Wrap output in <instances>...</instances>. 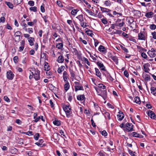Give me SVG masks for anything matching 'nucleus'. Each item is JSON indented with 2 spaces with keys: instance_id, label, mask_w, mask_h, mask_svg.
<instances>
[{
  "instance_id": "obj_18",
  "label": "nucleus",
  "mask_w": 156,
  "mask_h": 156,
  "mask_svg": "<svg viewBox=\"0 0 156 156\" xmlns=\"http://www.w3.org/2000/svg\"><path fill=\"white\" fill-rule=\"evenodd\" d=\"M66 83L64 85V88L66 91H67L70 87L69 83L68 81H65Z\"/></svg>"
},
{
  "instance_id": "obj_57",
  "label": "nucleus",
  "mask_w": 156,
  "mask_h": 156,
  "mask_svg": "<svg viewBox=\"0 0 156 156\" xmlns=\"http://www.w3.org/2000/svg\"><path fill=\"white\" fill-rule=\"evenodd\" d=\"M121 49L123 50L125 52H126V53L128 52L129 51H128V49L126 48L125 47H124L122 45H121Z\"/></svg>"
},
{
  "instance_id": "obj_30",
  "label": "nucleus",
  "mask_w": 156,
  "mask_h": 156,
  "mask_svg": "<svg viewBox=\"0 0 156 156\" xmlns=\"http://www.w3.org/2000/svg\"><path fill=\"white\" fill-rule=\"evenodd\" d=\"M49 66L48 65V63L47 62H45L44 63V70L48 71L49 69Z\"/></svg>"
},
{
  "instance_id": "obj_46",
  "label": "nucleus",
  "mask_w": 156,
  "mask_h": 156,
  "mask_svg": "<svg viewBox=\"0 0 156 156\" xmlns=\"http://www.w3.org/2000/svg\"><path fill=\"white\" fill-rule=\"evenodd\" d=\"M41 11L42 12H44L45 11L44 4H42L41 6Z\"/></svg>"
},
{
  "instance_id": "obj_2",
  "label": "nucleus",
  "mask_w": 156,
  "mask_h": 156,
  "mask_svg": "<svg viewBox=\"0 0 156 156\" xmlns=\"http://www.w3.org/2000/svg\"><path fill=\"white\" fill-rule=\"evenodd\" d=\"M33 72H31L32 75L34 76V77L36 81L39 80L40 79V71L37 69H34L32 70Z\"/></svg>"
},
{
  "instance_id": "obj_45",
  "label": "nucleus",
  "mask_w": 156,
  "mask_h": 156,
  "mask_svg": "<svg viewBox=\"0 0 156 156\" xmlns=\"http://www.w3.org/2000/svg\"><path fill=\"white\" fill-rule=\"evenodd\" d=\"M150 28L151 30H154L156 29V25L154 24H152L150 25Z\"/></svg>"
},
{
  "instance_id": "obj_21",
  "label": "nucleus",
  "mask_w": 156,
  "mask_h": 156,
  "mask_svg": "<svg viewBox=\"0 0 156 156\" xmlns=\"http://www.w3.org/2000/svg\"><path fill=\"white\" fill-rule=\"evenodd\" d=\"M64 60L63 56L60 55L58 58L57 61L59 63H62L63 62Z\"/></svg>"
},
{
  "instance_id": "obj_41",
  "label": "nucleus",
  "mask_w": 156,
  "mask_h": 156,
  "mask_svg": "<svg viewBox=\"0 0 156 156\" xmlns=\"http://www.w3.org/2000/svg\"><path fill=\"white\" fill-rule=\"evenodd\" d=\"M92 32V30L88 29L86 31V33H87V34L90 36H91L93 34Z\"/></svg>"
},
{
  "instance_id": "obj_17",
  "label": "nucleus",
  "mask_w": 156,
  "mask_h": 156,
  "mask_svg": "<svg viewBox=\"0 0 156 156\" xmlns=\"http://www.w3.org/2000/svg\"><path fill=\"white\" fill-rule=\"evenodd\" d=\"M153 12L151 11L146 13L145 15V16L147 18H151L153 17Z\"/></svg>"
},
{
  "instance_id": "obj_38",
  "label": "nucleus",
  "mask_w": 156,
  "mask_h": 156,
  "mask_svg": "<svg viewBox=\"0 0 156 156\" xmlns=\"http://www.w3.org/2000/svg\"><path fill=\"white\" fill-rule=\"evenodd\" d=\"M151 93L155 95L156 94V89L154 87H151Z\"/></svg>"
},
{
  "instance_id": "obj_49",
  "label": "nucleus",
  "mask_w": 156,
  "mask_h": 156,
  "mask_svg": "<svg viewBox=\"0 0 156 156\" xmlns=\"http://www.w3.org/2000/svg\"><path fill=\"white\" fill-rule=\"evenodd\" d=\"M67 23H68L69 25L71 27H72V26H73V24L72 23V20H67Z\"/></svg>"
},
{
  "instance_id": "obj_63",
  "label": "nucleus",
  "mask_w": 156,
  "mask_h": 156,
  "mask_svg": "<svg viewBox=\"0 0 156 156\" xmlns=\"http://www.w3.org/2000/svg\"><path fill=\"white\" fill-rule=\"evenodd\" d=\"M123 74L127 78L128 77L129 74L127 70L124 71L123 73Z\"/></svg>"
},
{
  "instance_id": "obj_27",
  "label": "nucleus",
  "mask_w": 156,
  "mask_h": 156,
  "mask_svg": "<svg viewBox=\"0 0 156 156\" xmlns=\"http://www.w3.org/2000/svg\"><path fill=\"white\" fill-rule=\"evenodd\" d=\"M65 67L63 66H62L60 67H59L58 69L57 72L59 73H61L62 71H63Z\"/></svg>"
},
{
  "instance_id": "obj_28",
  "label": "nucleus",
  "mask_w": 156,
  "mask_h": 156,
  "mask_svg": "<svg viewBox=\"0 0 156 156\" xmlns=\"http://www.w3.org/2000/svg\"><path fill=\"white\" fill-rule=\"evenodd\" d=\"M125 24L124 21H122V22H120L115 23V26L120 28L122 27Z\"/></svg>"
},
{
  "instance_id": "obj_62",
  "label": "nucleus",
  "mask_w": 156,
  "mask_h": 156,
  "mask_svg": "<svg viewBox=\"0 0 156 156\" xmlns=\"http://www.w3.org/2000/svg\"><path fill=\"white\" fill-rule=\"evenodd\" d=\"M18 57L17 56H15L13 58V61L15 63H17L18 62Z\"/></svg>"
},
{
  "instance_id": "obj_20",
  "label": "nucleus",
  "mask_w": 156,
  "mask_h": 156,
  "mask_svg": "<svg viewBox=\"0 0 156 156\" xmlns=\"http://www.w3.org/2000/svg\"><path fill=\"white\" fill-rule=\"evenodd\" d=\"M76 18L78 19L79 21L80 22V23L81 22H83L84 20L83 16V14H81L80 15H79L76 17Z\"/></svg>"
},
{
  "instance_id": "obj_5",
  "label": "nucleus",
  "mask_w": 156,
  "mask_h": 156,
  "mask_svg": "<svg viewBox=\"0 0 156 156\" xmlns=\"http://www.w3.org/2000/svg\"><path fill=\"white\" fill-rule=\"evenodd\" d=\"M98 51L103 54H105L107 53V49L105 47L102 45H100L98 48Z\"/></svg>"
},
{
  "instance_id": "obj_40",
  "label": "nucleus",
  "mask_w": 156,
  "mask_h": 156,
  "mask_svg": "<svg viewBox=\"0 0 156 156\" xmlns=\"http://www.w3.org/2000/svg\"><path fill=\"white\" fill-rule=\"evenodd\" d=\"M98 87L105 89L106 88V87L102 83H99L98 84Z\"/></svg>"
},
{
  "instance_id": "obj_15",
  "label": "nucleus",
  "mask_w": 156,
  "mask_h": 156,
  "mask_svg": "<svg viewBox=\"0 0 156 156\" xmlns=\"http://www.w3.org/2000/svg\"><path fill=\"white\" fill-rule=\"evenodd\" d=\"M148 66V65L147 64H144L143 66V69L145 72L149 73V71L150 70V69Z\"/></svg>"
},
{
  "instance_id": "obj_32",
  "label": "nucleus",
  "mask_w": 156,
  "mask_h": 156,
  "mask_svg": "<svg viewBox=\"0 0 156 156\" xmlns=\"http://www.w3.org/2000/svg\"><path fill=\"white\" fill-rule=\"evenodd\" d=\"M37 22V20L36 19L34 20L33 22H28L27 23V25L29 26H32L36 24Z\"/></svg>"
},
{
  "instance_id": "obj_29",
  "label": "nucleus",
  "mask_w": 156,
  "mask_h": 156,
  "mask_svg": "<svg viewBox=\"0 0 156 156\" xmlns=\"http://www.w3.org/2000/svg\"><path fill=\"white\" fill-rule=\"evenodd\" d=\"M96 75L98 77L100 78L101 76V73L99 71V69L97 68H95Z\"/></svg>"
},
{
  "instance_id": "obj_24",
  "label": "nucleus",
  "mask_w": 156,
  "mask_h": 156,
  "mask_svg": "<svg viewBox=\"0 0 156 156\" xmlns=\"http://www.w3.org/2000/svg\"><path fill=\"white\" fill-rule=\"evenodd\" d=\"M79 10L77 9H74L72 10L71 12V14L73 16H75Z\"/></svg>"
},
{
  "instance_id": "obj_25",
  "label": "nucleus",
  "mask_w": 156,
  "mask_h": 156,
  "mask_svg": "<svg viewBox=\"0 0 156 156\" xmlns=\"http://www.w3.org/2000/svg\"><path fill=\"white\" fill-rule=\"evenodd\" d=\"M104 114L106 119H108L110 120L111 119L110 114L109 112H105Z\"/></svg>"
},
{
  "instance_id": "obj_16",
  "label": "nucleus",
  "mask_w": 156,
  "mask_h": 156,
  "mask_svg": "<svg viewBox=\"0 0 156 156\" xmlns=\"http://www.w3.org/2000/svg\"><path fill=\"white\" fill-rule=\"evenodd\" d=\"M63 44L62 42L61 43H58L56 45V47L58 49L62 50L63 48Z\"/></svg>"
},
{
  "instance_id": "obj_10",
  "label": "nucleus",
  "mask_w": 156,
  "mask_h": 156,
  "mask_svg": "<svg viewBox=\"0 0 156 156\" xmlns=\"http://www.w3.org/2000/svg\"><path fill=\"white\" fill-rule=\"evenodd\" d=\"M118 120L119 121H121L124 118V115L122 112H118L117 115Z\"/></svg>"
},
{
  "instance_id": "obj_9",
  "label": "nucleus",
  "mask_w": 156,
  "mask_h": 156,
  "mask_svg": "<svg viewBox=\"0 0 156 156\" xmlns=\"http://www.w3.org/2000/svg\"><path fill=\"white\" fill-rule=\"evenodd\" d=\"M142 77L146 81L148 82L151 80L150 76L148 74L143 73Z\"/></svg>"
},
{
  "instance_id": "obj_42",
  "label": "nucleus",
  "mask_w": 156,
  "mask_h": 156,
  "mask_svg": "<svg viewBox=\"0 0 156 156\" xmlns=\"http://www.w3.org/2000/svg\"><path fill=\"white\" fill-rule=\"evenodd\" d=\"M83 61L85 63H86L88 65L90 66V62L88 61V59L87 58L83 57Z\"/></svg>"
},
{
  "instance_id": "obj_58",
  "label": "nucleus",
  "mask_w": 156,
  "mask_h": 156,
  "mask_svg": "<svg viewBox=\"0 0 156 156\" xmlns=\"http://www.w3.org/2000/svg\"><path fill=\"white\" fill-rule=\"evenodd\" d=\"M28 4L31 6H33L34 5V2L33 1H30L28 2Z\"/></svg>"
},
{
  "instance_id": "obj_54",
  "label": "nucleus",
  "mask_w": 156,
  "mask_h": 156,
  "mask_svg": "<svg viewBox=\"0 0 156 156\" xmlns=\"http://www.w3.org/2000/svg\"><path fill=\"white\" fill-rule=\"evenodd\" d=\"M86 11L91 16H94V13L88 9H86Z\"/></svg>"
},
{
  "instance_id": "obj_35",
  "label": "nucleus",
  "mask_w": 156,
  "mask_h": 156,
  "mask_svg": "<svg viewBox=\"0 0 156 156\" xmlns=\"http://www.w3.org/2000/svg\"><path fill=\"white\" fill-rule=\"evenodd\" d=\"M80 24L81 27L83 28L86 27L87 26V23L85 22L84 20L80 23Z\"/></svg>"
},
{
  "instance_id": "obj_50",
  "label": "nucleus",
  "mask_w": 156,
  "mask_h": 156,
  "mask_svg": "<svg viewBox=\"0 0 156 156\" xmlns=\"http://www.w3.org/2000/svg\"><path fill=\"white\" fill-rule=\"evenodd\" d=\"M30 10L34 12H36L37 11V8L35 6L32 7L30 8Z\"/></svg>"
},
{
  "instance_id": "obj_19",
  "label": "nucleus",
  "mask_w": 156,
  "mask_h": 156,
  "mask_svg": "<svg viewBox=\"0 0 156 156\" xmlns=\"http://www.w3.org/2000/svg\"><path fill=\"white\" fill-rule=\"evenodd\" d=\"M77 99L79 101H83L85 100V98L84 94L79 95L77 96Z\"/></svg>"
},
{
  "instance_id": "obj_7",
  "label": "nucleus",
  "mask_w": 156,
  "mask_h": 156,
  "mask_svg": "<svg viewBox=\"0 0 156 156\" xmlns=\"http://www.w3.org/2000/svg\"><path fill=\"white\" fill-rule=\"evenodd\" d=\"M63 78L64 82L68 81V80L69 79V75L66 71L63 72Z\"/></svg>"
},
{
  "instance_id": "obj_59",
  "label": "nucleus",
  "mask_w": 156,
  "mask_h": 156,
  "mask_svg": "<svg viewBox=\"0 0 156 156\" xmlns=\"http://www.w3.org/2000/svg\"><path fill=\"white\" fill-rule=\"evenodd\" d=\"M132 135L133 136L135 137H139V134L137 133L136 132H133L132 133Z\"/></svg>"
},
{
  "instance_id": "obj_22",
  "label": "nucleus",
  "mask_w": 156,
  "mask_h": 156,
  "mask_svg": "<svg viewBox=\"0 0 156 156\" xmlns=\"http://www.w3.org/2000/svg\"><path fill=\"white\" fill-rule=\"evenodd\" d=\"M134 102L138 104H140L141 101L140 98L138 96L135 97L134 98Z\"/></svg>"
},
{
  "instance_id": "obj_4",
  "label": "nucleus",
  "mask_w": 156,
  "mask_h": 156,
  "mask_svg": "<svg viewBox=\"0 0 156 156\" xmlns=\"http://www.w3.org/2000/svg\"><path fill=\"white\" fill-rule=\"evenodd\" d=\"M14 76V74L11 70H9L7 72L6 77L8 79L12 80L13 79Z\"/></svg>"
},
{
  "instance_id": "obj_61",
  "label": "nucleus",
  "mask_w": 156,
  "mask_h": 156,
  "mask_svg": "<svg viewBox=\"0 0 156 156\" xmlns=\"http://www.w3.org/2000/svg\"><path fill=\"white\" fill-rule=\"evenodd\" d=\"M77 143L79 147H81L82 146V144H83V142L82 140H79L78 141Z\"/></svg>"
},
{
  "instance_id": "obj_12",
  "label": "nucleus",
  "mask_w": 156,
  "mask_h": 156,
  "mask_svg": "<svg viewBox=\"0 0 156 156\" xmlns=\"http://www.w3.org/2000/svg\"><path fill=\"white\" fill-rule=\"evenodd\" d=\"M97 65L103 71H105V67L101 62H98L97 63Z\"/></svg>"
},
{
  "instance_id": "obj_55",
  "label": "nucleus",
  "mask_w": 156,
  "mask_h": 156,
  "mask_svg": "<svg viewBox=\"0 0 156 156\" xmlns=\"http://www.w3.org/2000/svg\"><path fill=\"white\" fill-rule=\"evenodd\" d=\"M128 152L132 156H135V152H133L131 150L128 149Z\"/></svg>"
},
{
  "instance_id": "obj_37",
  "label": "nucleus",
  "mask_w": 156,
  "mask_h": 156,
  "mask_svg": "<svg viewBox=\"0 0 156 156\" xmlns=\"http://www.w3.org/2000/svg\"><path fill=\"white\" fill-rule=\"evenodd\" d=\"M69 70L71 76V77L73 78H74L75 76V72L73 71V70L72 69H70Z\"/></svg>"
},
{
  "instance_id": "obj_8",
  "label": "nucleus",
  "mask_w": 156,
  "mask_h": 156,
  "mask_svg": "<svg viewBox=\"0 0 156 156\" xmlns=\"http://www.w3.org/2000/svg\"><path fill=\"white\" fill-rule=\"evenodd\" d=\"M148 115L151 118L153 119H155L156 115L155 113L151 110H149L147 113Z\"/></svg>"
},
{
  "instance_id": "obj_34",
  "label": "nucleus",
  "mask_w": 156,
  "mask_h": 156,
  "mask_svg": "<svg viewBox=\"0 0 156 156\" xmlns=\"http://www.w3.org/2000/svg\"><path fill=\"white\" fill-rule=\"evenodd\" d=\"M107 154L103 151H100L97 154L98 156H106Z\"/></svg>"
},
{
  "instance_id": "obj_14",
  "label": "nucleus",
  "mask_w": 156,
  "mask_h": 156,
  "mask_svg": "<svg viewBox=\"0 0 156 156\" xmlns=\"http://www.w3.org/2000/svg\"><path fill=\"white\" fill-rule=\"evenodd\" d=\"M100 8L101 9V11L102 12H106L107 13L111 11V10L106 8H104L101 6H100Z\"/></svg>"
},
{
  "instance_id": "obj_43",
  "label": "nucleus",
  "mask_w": 156,
  "mask_h": 156,
  "mask_svg": "<svg viewBox=\"0 0 156 156\" xmlns=\"http://www.w3.org/2000/svg\"><path fill=\"white\" fill-rule=\"evenodd\" d=\"M104 4L106 6H110L111 5V3L109 0H107L105 1Z\"/></svg>"
},
{
  "instance_id": "obj_31",
  "label": "nucleus",
  "mask_w": 156,
  "mask_h": 156,
  "mask_svg": "<svg viewBox=\"0 0 156 156\" xmlns=\"http://www.w3.org/2000/svg\"><path fill=\"white\" fill-rule=\"evenodd\" d=\"M5 4L11 9H12L13 5L12 3L10 2H5Z\"/></svg>"
},
{
  "instance_id": "obj_13",
  "label": "nucleus",
  "mask_w": 156,
  "mask_h": 156,
  "mask_svg": "<svg viewBox=\"0 0 156 156\" xmlns=\"http://www.w3.org/2000/svg\"><path fill=\"white\" fill-rule=\"evenodd\" d=\"M138 39L140 40H145L146 37L144 34L141 33H140L138 35Z\"/></svg>"
},
{
  "instance_id": "obj_39",
  "label": "nucleus",
  "mask_w": 156,
  "mask_h": 156,
  "mask_svg": "<svg viewBox=\"0 0 156 156\" xmlns=\"http://www.w3.org/2000/svg\"><path fill=\"white\" fill-rule=\"evenodd\" d=\"M23 0H14V3L15 5H18L20 4Z\"/></svg>"
},
{
  "instance_id": "obj_1",
  "label": "nucleus",
  "mask_w": 156,
  "mask_h": 156,
  "mask_svg": "<svg viewBox=\"0 0 156 156\" xmlns=\"http://www.w3.org/2000/svg\"><path fill=\"white\" fill-rule=\"evenodd\" d=\"M63 108L66 113L67 117L69 118L72 116V112L71 107L69 105L64 106Z\"/></svg>"
},
{
  "instance_id": "obj_23",
  "label": "nucleus",
  "mask_w": 156,
  "mask_h": 156,
  "mask_svg": "<svg viewBox=\"0 0 156 156\" xmlns=\"http://www.w3.org/2000/svg\"><path fill=\"white\" fill-rule=\"evenodd\" d=\"M110 57L111 59L116 64L118 63V59L117 57L116 56H111Z\"/></svg>"
},
{
  "instance_id": "obj_64",
  "label": "nucleus",
  "mask_w": 156,
  "mask_h": 156,
  "mask_svg": "<svg viewBox=\"0 0 156 156\" xmlns=\"http://www.w3.org/2000/svg\"><path fill=\"white\" fill-rule=\"evenodd\" d=\"M151 34L153 38L154 39H156V32L155 31H154L153 32H152L151 33Z\"/></svg>"
},
{
  "instance_id": "obj_47",
  "label": "nucleus",
  "mask_w": 156,
  "mask_h": 156,
  "mask_svg": "<svg viewBox=\"0 0 156 156\" xmlns=\"http://www.w3.org/2000/svg\"><path fill=\"white\" fill-rule=\"evenodd\" d=\"M39 136V133H36L35 135L34 136V139L36 140H37L38 139Z\"/></svg>"
},
{
  "instance_id": "obj_48",
  "label": "nucleus",
  "mask_w": 156,
  "mask_h": 156,
  "mask_svg": "<svg viewBox=\"0 0 156 156\" xmlns=\"http://www.w3.org/2000/svg\"><path fill=\"white\" fill-rule=\"evenodd\" d=\"M94 88L96 90V91L98 95L100 96V94H101V93L100 92V91H101V90L100 89H99L98 88L96 87H94Z\"/></svg>"
},
{
  "instance_id": "obj_44",
  "label": "nucleus",
  "mask_w": 156,
  "mask_h": 156,
  "mask_svg": "<svg viewBox=\"0 0 156 156\" xmlns=\"http://www.w3.org/2000/svg\"><path fill=\"white\" fill-rule=\"evenodd\" d=\"M141 55L142 57L145 59H146L147 58V55L144 52H142V51L140 52Z\"/></svg>"
},
{
  "instance_id": "obj_3",
  "label": "nucleus",
  "mask_w": 156,
  "mask_h": 156,
  "mask_svg": "<svg viewBox=\"0 0 156 156\" xmlns=\"http://www.w3.org/2000/svg\"><path fill=\"white\" fill-rule=\"evenodd\" d=\"M75 85L74 86L75 91L77 92L79 90H84L83 86L78 82L76 81L74 82Z\"/></svg>"
},
{
  "instance_id": "obj_53",
  "label": "nucleus",
  "mask_w": 156,
  "mask_h": 156,
  "mask_svg": "<svg viewBox=\"0 0 156 156\" xmlns=\"http://www.w3.org/2000/svg\"><path fill=\"white\" fill-rule=\"evenodd\" d=\"M122 30H116L114 32V34H120L121 33H122Z\"/></svg>"
},
{
  "instance_id": "obj_33",
  "label": "nucleus",
  "mask_w": 156,
  "mask_h": 156,
  "mask_svg": "<svg viewBox=\"0 0 156 156\" xmlns=\"http://www.w3.org/2000/svg\"><path fill=\"white\" fill-rule=\"evenodd\" d=\"M147 53L149 56L151 58H153L155 56V54L150 50L148 51Z\"/></svg>"
},
{
  "instance_id": "obj_6",
  "label": "nucleus",
  "mask_w": 156,
  "mask_h": 156,
  "mask_svg": "<svg viewBox=\"0 0 156 156\" xmlns=\"http://www.w3.org/2000/svg\"><path fill=\"white\" fill-rule=\"evenodd\" d=\"M133 125L131 123L127 122L125 124L126 127L128 131H132L133 130Z\"/></svg>"
},
{
  "instance_id": "obj_56",
  "label": "nucleus",
  "mask_w": 156,
  "mask_h": 156,
  "mask_svg": "<svg viewBox=\"0 0 156 156\" xmlns=\"http://www.w3.org/2000/svg\"><path fill=\"white\" fill-rule=\"evenodd\" d=\"M56 3L59 7H63V6L61 2L60 1H57L56 2Z\"/></svg>"
},
{
  "instance_id": "obj_60",
  "label": "nucleus",
  "mask_w": 156,
  "mask_h": 156,
  "mask_svg": "<svg viewBox=\"0 0 156 156\" xmlns=\"http://www.w3.org/2000/svg\"><path fill=\"white\" fill-rule=\"evenodd\" d=\"M101 21L104 24H106L108 23V21L105 19H101Z\"/></svg>"
},
{
  "instance_id": "obj_51",
  "label": "nucleus",
  "mask_w": 156,
  "mask_h": 156,
  "mask_svg": "<svg viewBox=\"0 0 156 156\" xmlns=\"http://www.w3.org/2000/svg\"><path fill=\"white\" fill-rule=\"evenodd\" d=\"M24 134L27 135L29 136H31L33 135V132L32 131H28L26 132H25Z\"/></svg>"
},
{
  "instance_id": "obj_11",
  "label": "nucleus",
  "mask_w": 156,
  "mask_h": 156,
  "mask_svg": "<svg viewBox=\"0 0 156 156\" xmlns=\"http://www.w3.org/2000/svg\"><path fill=\"white\" fill-rule=\"evenodd\" d=\"M101 97L103 98L104 99V100H105L106 98L107 94V91L106 90H103L101 91V93L100 94V95Z\"/></svg>"
},
{
  "instance_id": "obj_36",
  "label": "nucleus",
  "mask_w": 156,
  "mask_h": 156,
  "mask_svg": "<svg viewBox=\"0 0 156 156\" xmlns=\"http://www.w3.org/2000/svg\"><path fill=\"white\" fill-rule=\"evenodd\" d=\"M53 122L55 125L57 126H60L61 124L60 121L58 120H55L53 121Z\"/></svg>"
},
{
  "instance_id": "obj_52",
  "label": "nucleus",
  "mask_w": 156,
  "mask_h": 156,
  "mask_svg": "<svg viewBox=\"0 0 156 156\" xmlns=\"http://www.w3.org/2000/svg\"><path fill=\"white\" fill-rule=\"evenodd\" d=\"M113 14L114 15H119V16H117V17H119V16H122V14L121 13H119L117 12L116 11H113Z\"/></svg>"
},
{
  "instance_id": "obj_26",
  "label": "nucleus",
  "mask_w": 156,
  "mask_h": 156,
  "mask_svg": "<svg viewBox=\"0 0 156 156\" xmlns=\"http://www.w3.org/2000/svg\"><path fill=\"white\" fill-rule=\"evenodd\" d=\"M29 44L30 46H32L34 44V38L33 37H30L28 38V40Z\"/></svg>"
}]
</instances>
